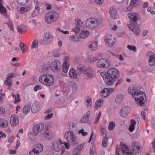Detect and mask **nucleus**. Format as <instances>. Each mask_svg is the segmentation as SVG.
<instances>
[{
  "label": "nucleus",
  "instance_id": "nucleus-31",
  "mask_svg": "<svg viewBox=\"0 0 155 155\" xmlns=\"http://www.w3.org/2000/svg\"><path fill=\"white\" fill-rule=\"evenodd\" d=\"M69 76L71 78L75 79L77 78V75L75 70L73 68L70 69L69 72Z\"/></svg>",
  "mask_w": 155,
  "mask_h": 155
},
{
  "label": "nucleus",
  "instance_id": "nucleus-21",
  "mask_svg": "<svg viewBox=\"0 0 155 155\" xmlns=\"http://www.w3.org/2000/svg\"><path fill=\"white\" fill-rule=\"evenodd\" d=\"M121 145V149L124 155H133L129 148L125 144Z\"/></svg>",
  "mask_w": 155,
  "mask_h": 155
},
{
  "label": "nucleus",
  "instance_id": "nucleus-49",
  "mask_svg": "<svg viewBox=\"0 0 155 155\" xmlns=\"http://www.w3.org/2000/svg\"><path fill=\"white\" fill-rule=\"evenodd\" d=\"M29 0H17V3L21 5H26Z\"/></svg>",
  "mask_w": 155,
  "mask_h": 155
},
{
  "label": "nucleus",
  "instance_id": "nucleus-10",
  "mask_svg": "<svg viewBox=\"0 0 155 155\" xmlns=\"http://www.w3.org/2000/svg\"><path fill=\"white\" fill-rule=\"evenodd\" d=\"M107 73L109 77L116 80L118 79L120 77V73L118 70L115 68H111L107 71Z\"/></svg>",
  "mask_w": 155,
  "mask_h": 155
},
{
  "label": "nucleus",
  "instance_id": "nucleus-3",
  "mask_svg": "<svg viewBox=\"0 0 155 155\" xmlns=\"http://www.w3.org/2000/svg\"><path fill=\"white\" fill-rule=\"evenodd\" d=\"M39 81L47 87H51L54 85V79L51 75L44 74L40 76Z\"/></svg>",
  "mask_w": 155,
  "mask_h": 155
},
{
  "label": "nucleus",
  "instance_id": "nucleus-13",
  "mask_svg": "<svg viewBox=\"0 0 155 155\" xmlns=\"http://www.w3.org/2000/svg\"><path fill=\"white\" fill-rule=\"evenodd\" d=\"M69 57L68 56H65L63 59L62 64L63 72L64 73H67L70 65L69 62Z\"/></svg>",
  "mask_w": 155,
  "mask_h": 155
},
{
  "label": "nucleus",
  "instance_id": "nucleus-39",
  "mask_svg": "<svg viewBox=\"0 0 155 155\" xmlns=\"http://www.w3.org/2000/svg\"><path fill=\"white\" fill-rule=\"evenodd\" d=\"M40 7H35V9L32 13V15L33 17H35L38 15L40 13Z\"/></svg>",
  "mask_w": 155,
  "mask_h": 155
},
{
  "label": "nucleus",
  "instance_id": "nucleus-23",
  "mask_svg": "<svg viewBox=\"0 0 155 155\" xmlns=\"http://www.w3.org/2000/svg\"><path fill=\"white\" fill-rule=\"evenodd\" d=\"M94 71L91 67L87 68L84 71V74L89 78H92L94 76Z\"/></svg>",
  "mask_w": 155,
  "mask_h": 155
},
{
  "label": "nucleus",
  "instance_id": "nucleus-40",
  "mask_svg": "<svg viewBox=\"0 0 155 155\" xmlns=\"http://www.w3.org/2000/svg\"><path fill=\"white\" fill-rule=\"evenodd\" d=\"M31 107L29 105L25 106L23 109V112L25 114H27L30 112Z\"/></svg>",
  "mask_w": 155,
  "mask_h": 155
},
{
  "label": "nucleus",
  "instance_id": "nucleus-51",
  "mask_svg": "<svg viewBox=\"0 0 155 155\" xmlns=\"http://www.w3.org/2000/svg\"><path fill=\"white\" fill-rule=\"evenodd\" d=\"M65 101V98L64 97H61L60 99L57 101L56 103L58 104H62L64 103Z\"/></svg>",
  "mask_w": 155,
  "mask_h": 155
},
{
  "label": "nucleus",
  "instance_id": "nucleus-16",
  "mask_svg": "<svg viewBox=\"0 0 155 155\" xmlns=\"http://www.w3.org/2000/svg\"><path fill=\"white\" fill-rule=\"evenodd\" d=\"M106 45L108 46H112L115 43L114 37L112 35H108L105 39Z\"/></svg>",
  "mask_w": 155,
  "mask_h": 155
},
{
  "label": "nucleus",
  "instance_id": "nucleus-20",
  "mask_svg": "<svg viewBox=\"0 0 155 155\" xmlns=\"http://www.w3.org/2000/svg\"><path fill=\"white\" fill-rule=\"evenodd\" d=\"M10 123L13 127L16 126L18 124L19 120L16 115L13 114L12 115L10 118Z\"/></svg>",
  "mask_w": 155,
  "mask_h": 155
},
{
  "label": "nucleus",
  "instance_id": "nucleus-62",
  "mask_svg": "<svg viewBox=\"0 0 155 155\" xmlns=\"http://www.w3.org/2000/svg\"><path fill=\"white\" fill-rule=\"evenodd\" d=\"M38 153L34 150L32 147V150H30L29 152V155H38Z\"/></svg>",
  "mask_w": 155,
  "mask_h": 155
},
{
  "label": "nucleus",
  "instance_id": "nucleus-53",
  "mask_svg": "<svg viewBox=\"0 0 155 155\" xmlns=\"http://www.w3.org/2000/svg\"><path fill=\"white\" fill-rule=\"evenodd\" d=\"M78 134H81L83 136H86L88 134V133L86 132H85L84 130L83 129L78 130Z\"/></svg>",
  "mask_w": 155,
  "mask_h": 155
},
{
  "label": "nucleus",
  "instance_id": "nucleus-38",
  "mask_svg": "<svg viewBox=\"0 0 155 155\" xmlns=\"http://www.w3.org/2000/svg\"><path fill=\"white\" fill-rule=\"evenodd\" d=\"M124 98L123 95L121 94H117L115 98V102L119 103L121 102Z\"/></svg>",
  "mask_w": 155,
  "mask_h": 155
},
{
  "label": "nucleus",
  "instance_id": "nucleus-46",
  "mask_svg": "<svg viewBox=\"0 0 155 155\" xmlns=\"http://www.w3.org/2000/svg\"><path fill=\"white\" fill-rule=\"evenodd\" d=\"M76 127V124L74 123H70L68 126V127L69 129L71 130H73Z\"/></svg>",
  "mask_w": 155,
  "mask_h": 155
},
{
  "label": "nucleus",
  "instance_id": "nucleus-18",
  "mask_svg": "<svg viewBox=\"0 0 155 155\" xmlns=\"http://www.w3.org/2000/svg\"><path fill=\"white\" fill-rule=\"evenodd\" d=\"M147 56L149 58V64L151 66H153L155 65V54L151 52H148Z\"/></svg>",
  "mask_w": 155,
  "mask_h": 155
},
{
  "label": "nucleus",
  "instance_id": "nucleus-56",
  "mask_svg": "<svg viewBox=\"0 0 155 155\" xmlns=\"http://www.w3.org/2000/svg\"><path fill=\"white\" fill-rule=\"evenodd\" d=\"M5 84L9 86V87L8 88L9 89L10 88V87L12 85V81L10 79H7L5 81Z\"/></svg>",
  "mask_w": 155,
  "mask_h": 155
},
{
  "label": "nucleus",
  "instance_id": "nucleus-29",
  "mask_svg": "<svg viewBox=\"0 0 155 155\" xmlns=\"http://www.w3.org/2000/svg\"><path fill=\"white\" fill-rule=\"evenodd\" d=\"M17 10L20 14H23L27 11H29L30 8L29 6L25 7H18Z\"/></svg>",
  "mask_w": 155,
  "mask_h": 155
},
{
  "label": "nucleus",
  "instance_id": "nucleus-57",
  "mask_svg": "<svg viewBox=\"0 0 155 155\" xmlns=\"http://www.w3.org/2000/svg\"><path fill=\"white\" fill-rule=\"evenodd\" d=\"M28 135L31 140L33 139L35 136H37L35 135L34 132L33 133L32 132H29L28 133Z\"/></svg>",
  "mask_w": 155,
  "mask_h": 155
},
{
  "label": "nucleus",
  "instance_id": "nucleus-1",
  "mask_svg": "<svg viewBox=\"0 0 155 155\" xmlns=\"http://www.w3.org/2000/svg\"><path fill=\"white\" fill-rule=\"evenodd\" d=\"M128 93L132 95L136 103L140 106H142L146 99L145 94L140 90V88L137 86L130 87L128 90Z\"/></svg>",
  "mask_w": 155,
  "mask_h": 155
},
{
  "label": "nucleus",
  "instance_id": "nucleus-5",
  "mask_svg": "<svg viewBox=\"0 0 155 155\" xmlns=\"http://www.w3.org/2000/svg\"><path fill=\"white\" fill-rule=\"evenodd\" d=\"M61 63L59 60L56 59L51 61L50 64V68L53 72H59L61 70Z\"/></svg>",
  "mask_w": 155,
  "mask_h": 155
},
{
  "label": "nucleus",
  "instance_id": "nucleus-4",
  "mask_svg": "<svg viewBox=\"0 0 155 155\" xmlns=\"http://www.w3.org/2000/svg\"><path fill=\"white\" fill-rule=\"evenodd\" d=\"M59 14L57 12L50 11L45 16V22L48 24H51L52 22L56 21L58 19Z\"/></svg>",
  "mask_w": 155,
  "mask_h": 155
},
{
  "label": "nucleus",
  "instance_id": "nucleus-15",
  "mask_svg": "<svg viewBox=\"0 0 155 155\" xmlns=\"http://www.w3.org/2000/svg\"><path fill=\"white\" fill-rule=\"evenodd\" d=\"M130 111V107L127 106H124L122 107L119 112L120 116L123 118L127 117L128 113Z\"/></svg>",
  "mask_w": 155,
  "mask_h": 155
},
{
  "label": "nucleus",
  "instance_id": "nucleus-34",
  "mask_svg": "<svg viewBox=\"0 0 155 155\" xmlns=\"http://www.w3.org/2000/svg\"><path fill=\"white\" fill-rule=\"evenodd\" d=\"M85 69V67L84 65L80 64L77 66V71L78 73L81 74L82 72L84 74V71Z\"/></svg>",
  "mask_w": 155,
  "mask_h": 155
},
{
  "label": "nucleus",
  "instance_id": "nucleus-25",
  "mask_svg": "<svg viewBox=\"0 0 155 155\" xmlns=\"http://www.w3.org/2000/svg\"><path fill=\"white\" fill-rule=\"evenodd\" d=\"M89 48L92 51L96 50L98 47V42L97 41H92L90 42L88 45Z\"/></svg>",
  "mask_w": 155,
  "mask_h": 155
},
{
  "label": "nucleus",
  "instance_id": "nucleus-52",
  "mask_svg": "<svg viewBox=\"0 0 155 155\" xmlns=\"http://www.w3.org/2000/svg\"><path fill=\"white\" fill-rule=\"evenodd\" d=\"M115 126V123L113 121H111L109 123L108 126V129L110 130H112Z\"/></svg>",
  "mask_w": 155,
  "mask_h": 155
},
{
  "label": "nucleus",
  "instance_id": "nucleus-35",
  "mask_svg": "<svg viewBox=\"0 0 155 155\" xmlns=\"http://www.w3.org/2000/svg\"><path fill=\"white\" fill-rule=\"evenodd\" d=\"M103 100L102 99H100L96 101L95 104V108L98 109L100 108L102 105Z\"/></svg>",
  "mask_w": 155,
  "mask_h": 155
},
{
  "label": "nucleus",
  "instance_id": "nucleus-14",
  "mask_svg": "<svg viewBox=\"0 0 155 155\" xmlns=\"http://www.w3.org/2000/svg\"><path fill=\"white\" fill-rule=\"evenodd\" d=\"M52 35L48 32H46L43 36V44L45 45H49L52 39Z\"/></svg>",
  "mask_w": 155,
  "mask_h": 155
},
{
  "label": "nucleus",
  "instance_id": "nucleus-17",
  "mask_svg": "<svg viewBox=\"0 0 155 155\" xmlns=\"http://www.w3.org/2000/svg\"><path fill=\"white\" fill-rule=\"evenodd\" d=\"M75 21L77 23L76 27L72 29V31L75 33H78L80 31L81 28L83 25V22L80 19L78 18L75 19Z\"/></svg>",
  "mask_w": 155,
  "mask_h": 155
},
{
  "label": "nucleus",
  "instance_id": "nucleus-64",
  "mask_svg": "<svg viewBox=\"0 0 155 155\" xmlns=\"http://www.w3.org/2000/svg\"><path fill=\"white\" fill-rule=\"evenodd\" d=\"M41 86L40 85H36L34 87V91L35 92H36L39 90L41 89Z\"/></svg>",
  "mask_w": 155,
  "mask_h": 155
},
{
  "label": "nucleus",
  "instance_id": "nucleus-47",
  "mask_svg": "<svg viewBox=\"0 0 155 155\" xmlns=\"http://www.w3.org/2000/svg\"><path fill=\"white\" fill-rule=\"evenodd\" d=\"M101 131L103 137H107V131L106 129L104 127H101Z\"/></svg>",
  "mask_w": 155,
  "mask_h": 155
},
{
  "label": "nucleus",
  "instance_id": "nucleus-28",
  "mask_svg": "<svg viewBox=\"0 0 155 155\" xmlns=\"http://www.w3.org/2000/svg\"><path fill=\"white\" fill-rule=\"evenodd\" d=\"M90 114V111H87L83 117L81 119L80 122L82 123H87L88 121Z\"/></svg>",
  "mask_w": 155,
  "mask_h": 155
},
{
  "label": "nucleus",
  "instance_id": "nucleus-8",
  "mask_svg": "<svg viewBox=\"0 0 155 155\" xmlns=\"http://www.w3.org/2000/svg\"><path fill=\"white\" fill-rule=\"evenodd\" d=\"M127 16L129 19L130 24L134 25L137 23L139 16V15L138 13L135 12H130L128 13Z\"/></svg>",
  "mask_w": 155,
  "mask_h": 155
},
{
  "label": "nucleus",
  "instance_id": "nucleus-59",
  "mask_svg": "<svg viewBox=\"0 0 155 155\" xmlns=\"http://www.w3.org/2000/svg\"><path fill=\"white\" fill-rule=\"evenodd\" d=\"M96 135L94 134L93 132H92L91 135L89 140L88 141V143L90 142V141L91 140H92L93 141H95V139L96 138Z\"/></svg>",
  "mask_w": 155,
  "mask_h": 155
},
{
  "label": "nucleus",
  "instance_id": "nucleus-44",
  "mask_svg": "<svg viewBox=\"0 0 155 155\" xmlns=\"http://www.w3.org/2000/svg\"><path fill=\"white\" fill-rule=\"evenodd\" d=\"M17 30L20 34H22L25 31V26L23 25H19L17 27Z\"/></svg>",
  "mask_w": 155,
  "mask_h": 155
},
{
  "label": "nucleus",
  "instance_id": "nucleus-61",
  "mask_svg": "<svg viewBox=\"0 0 155 155\" xmlns=\"http://www.w3.org/2000/svg\"><path fill=\"white\" fill-rule=\"evenodd\" d=\"M53 116V113H51L48 114L44 117V119L46 120H49Z\"/></svg>",
  "mask_w": 155,
  "mask_h": 155
},
{
  "label": "nucleus",
  "instance_id": "nucleus-36",
  "mask_svg": "<svg viewBox=\"0 0 155 155\" xmlns=\"http://www.w3.org/2000/svg\"><path fill=\"white\" fill-rule=\"evenodd\" d=\"M89 35V32L87 31H82L80 34L79 36L80 38H84L87 37Z\"/></svg>",
  "mask_w": 155,
  "mask_h": 155
},
{
  "label": "nucleus",
  "instance_id": "nucleus-41",
  "mask_svg": "<svg viewBox=\"0 0 155 155\" xmlns=\"http://www.w3.org/2000/svg\"><path fill=\"white\" fill-rule=\"evenodd\" d=\"M0 13L5 16L7 15L6 9L2 6V5L0 6Z\"/></svg>",
  "mask_w": 155,
  "mask_h": 155
},
{
  "label": "nucleus",
  "instance_id": "nucleus-42",
  "mask_svg": "<svg viewBox=\"0 0 155 155\" xmlns=\"http://www.w3.org/2000/svg\"><path fill=\"white\" fill-rule=\"evenodd\" d=\"M63 51L60 49L57 50L54 52V55L55 57H59L62 54Z\"/></svg>",
  "mask_w": 155,
  "mask_h": 155
},
{
  "label": "nucleus",
  "instance_id": "nucleus-2",
  "mask_svg": "<svg viewBox=\"0 0 155 155\" xmlns=\"http://www.w3.org/2000/svg\"><path fill=\"white\" fill-rule=\"evenodd\" d=\"M102 23V20L99 18H89L85 21V24L86 27L90 29L97 28Z\"/></svg>",
  "mask_w": 155,
  "mask_h": 155
},
{
  "label": "nucleus",
  "instance_id": "nucleus-43",
  "mask_svg": "<svg viewBox=\"0 0 155 155\" xmlns=\"http://www.w3.org/2000/svg\"><path fill=\"white\" fill-rule=\"evenodd\" d=\"M98 58L96 56H91L88 58V61L89 62H94L97 61Z\"/></svg>",
  "mask_w": 155,
  "mask_h": 155
},
{
  "label": "nucleus",
  "instance_id": "nucleus-55",
  "mask_svg": "<svg viewBox=\"0 0 155 155\" xmlns=\"http://www.w3.org/2000/svg\"><path fill=\"white\" fill-rule=\"evenodd\" d=\"M127 47L130 50H131L134 52H136L137 51V48L135 46L128 45Z\"/></svg>",
  "mask_w": 155,
  "mask_h": 155
},
{
  "label": "nucleus",
  "instance_id": "nucleus-6",
  "mask_svg": "<svg viewBox=\"0 0 155 155\" xmlns=\"http://www.w3.org/2000/svg\"><path fill=\"white\" fill-rule=\"evenodd\" d=\"M97 67L100 68H107L110 66V63L108 59L102 58L97 61Z\"/></svg>",
  "mask_w": 155,
  "mask_h": 155
},
{
  "label": "nucleus",
  "instance_id": "nucleus-12",
  "mask_svg": "<svg viewBox=\"0 0 155 155\" xmlns=\"http://www.w3.org/2000/svg\"><path fill=\"white\" fill-rule=\"evenodd\" d=\"M127 26L130 30L132 31L136 35H138L140 32V26L137 23L134 25L128 24Z\"/></svg>",
  "mask_w": 155,
  "mask_h": 155
},
{
  "label": "nucleus",
  "instance_id": "nucleus-24",
  "mask_svg": "<svg viewBox=\"0 0 155 155\" xmlns=\"http://www.w3.org/2000/svg\"><path fill=\"white\" fill-rule=\"evenodd\" d=\"M44 137L48 140H50L54 136L53 132L50 130L47 129L43 132Z\"/></svg>",
  "mask_w": 155,
  "mask_h": 155
},
{
  "label": "nucleus",
  "instance_id": "nucleus-30",
  "mask_svg": "<svg viewBox=\"0 0 155 155\" xmlns=\"http://www.w3.org/2000/svg\"><path fill=\"white\" fill-rule=\"evenodd\" d=\"M33 148L34 150L39 154L42 151L43 146L40 144H37L33 146Z\"/></svg>",
  "mask_w": 155,
  "mask_h": 155
},
{
  "label": "nucleus",
  "instance_id": "nucleus-19",
  "mask_svg": "<svg viewBox=\"0 0 155 155\" xmlns=\"http://www.w3.org/2000/svg\"><path fill=\"white\" fill-rule=\"evenodd\" d=\"M114 90V88H105L101 92L100 95L103 97H107L112 93Z\"/></svg>",
  "mask_w": 155,
  "mask_h": 155
},
{
  "label": "nucleus",
  "instance_id": "nucleus-60",
  "mask_svg": "<svg viewBox=\"0 0 155 155\" xmlns=\"http://www.w3.org/2000/svg\"><path fill=\"white\" fill-rule=\"evenodd\" d=\"M84 146V144H82L81 145H80L76 148V151L77 152L81 151L82 150Z\"/></svg>",
  "mask_w": 155,
  "mask_h": 155
},
{
  "label": "nucleus",
  "instance_id": "nucleus-50",
  "mask_svg": "<svg viewBox=\"0 0 155 155\" xmlns=\"http://www.w3.org/2000/svg\"><path fill=\"white\" fill-rule=\"evenodd\" d=\"M102 142V146L104 147H106L108 145V139L106 137H103Z\"/></svg>",
  "mask_w": 155,
  "mask_h": 155
},
{
  "label": "nucleus",
  "instance_id": "nucleus-63",
  "mask_svg": "<svg viewBox=\"0 0 155 155\" xmlns=\"http://www.w3.org/2000/svg\"><path fill=\"white\" fill-rule=\"evenodd\" d=\"M20 101V99L19 98V95L18 94H17L15 95L14 103H17L19 102Z\"/></svg>",
  "mask_w": 155,
  "mask_h": 155
},
{
  "label": "nucleus",
  "instance_id": "nucleus-45",
  "mask_svg": "<svg viewBox=\"0 0 155 155\" xmlns=\"http://www.w3.org/2000/svg\"><path fill=\"white\" fill-rule=\"evenodd\" d=\"M38 41L37 39L35 40L32 43L31 47L33 48H37L38 46Z\"/></svg>",
  "mask_w": 155,
  "mask_h": 155
},
{
  "label": "nucleus",
  "instance_id": "nucleus-33",
  "mask_svg": "<svg viewBox=\"0 0 155 155\" xmlns=\"http://www.w3.org/2000/svg\"><path fill=\"white\" fill-rule=\"evenodd\" d=\"M8 122L7 120L4 118H0V127L5 128L8 125Z\"/></svg>",
  "mask_w": 155,
  "mask_h": 155
},
{
  "label": "nucleus",
  "instance_id": "nucleus-26",
  "mask_svg": "<svg viewBox=\"0 0 155 155\" xmlns=\"http://www.w3.org/2000/svg\"><path fill=\"white\" fill-rule=\"evenodd\" d=\"M41 109L40 103L38 102H35L34 103L32 106L31 110L33 113H36L39 111Z\"/></svg>",
  "mask_w": 155,
  "mask_h": 155
},
{
  "label": "nucleus",
  "instance_id": "nucleus-54",
  "mask_svg": "<svg viewBox=\"0 0 155 155\" xmlns=\"http://www.w3.org/2000/svg\"><path fill=\"white\" fill-rule=\"evenodd\" d=\"M25 45L24 43L22 42H20L19 45L20 48L24 53H25L26 51V50L25 49Z\"/></svg>",
  "mask_w": 155,
  "mask_h": 155
},
{
  "label": "nucleus",
  "instance_id": "nucleus-7",
  "mask_svg": "<svg viewBox=\"0 0 155 155\" xmlns=\"http://www.w3.org/2000/svg\"><path fill=\"white\" fill-rule=\"evenodd\" d=\"M64 137L69 143H73L77 140V138L75 134L72 131H68L64 134Z\"/></svg>",
  "mask_w": 155,
  "mask_h": 155
},
{
  "label": "nucleus",
  "instance_id": "nucleus-9",
  "mask_svg": "<svg viewBox=\"0 0 155 155\" xmlns=\"http://www.w3.org/2000/svg\"><path fill=\"white\" fill-rule=\"evenodd\" d=\"M131 148L133 153L135 154L139 153L141 151L142 149L140 144L136 141H134L132 143Z\"/></svg>",
  "mask_w": 155,
  "mask_h": 155
},
{
  "label": "nucleus",
  "instance_id": "nucleus-22",
  "mask_svg": "<svg viewBox=\"0 0 155 155\" xmlns=\"http://www.w3.org/2000/svg\"><path fill=\"white\" fill-rule=\"evenodd\" d=\"M44 127V125L42 124H39L36 125L33 130L35 135H37L39 132L43 130Z\"/></svg>",
  "mask_w": 155,
  "mask_h": 155
},
{
  "label": "nucleus",
  "instance_id": "nucleus-48",
  "mask_svg": "<svg viewBox=\"0 0 155 155\" xmlns=\"http://www.w3.org/2000/svg\"><path fill=\"white\" fill-rule=\"evenodd\" d=\"M71 85L72 87L73 92V93H76L78 90V85L74 82H73L71 84Z\"/></svg>",
  "mask_w": 155,
  "mask_h": 155
},
{
  "label": "nucleus",
  "instance_id": "nucleus-11",
  "mask_svg": "<svg viewBox=\"0 0 155 155\" xmlns=\"http://www.w3.org/2000/svg\"><path fill=\"white\" fill-rule=\"evenodd\" d=\"M64 142L60 139L54 141L52 142V147L54 151L58 152L60 151L61 148V144H63Z\"/></svg>",
  "mask_w": 155,
  "mask_h": 155
},
{
  "label": "nucleus",
  "instance_id": "nucleus-32",
  "mask_svg": "<svg viewBox=\"0 0 155 155\" xmlns=\"http://www.w3.org/2000/svg\"><path fill=\"white\" fill-rule=\"evenodd\" d=\"M111 17L114 19H115L117 17V12L116 9L113 8H111L109 12Z\"/></svg>",
  "mask_w": 155,
  "mask_h": 155
},
{
  "label": "nucleus",
  "instance_id": "nucleus-37",
  "mask_svg": "<svg viewBox=\"0 0 155 155\" xmlns=\"http://www.w3.org/2000/svg\"><path fill=\"white\" fill-rule=\"evenodd\" d=\"M86 104L88 107H91L92 104V101L91 98L89 97H87L85 99Z\"/></svg>",
  "mask_w": 155,
  "mask_h": 155
},
{
  "label": "nucleus",
  "instance_id": "nucleus-27",
  "mask_svg": "<svg viewBox=\"0 0 155 155\" xmlns=\"http://www.w3.org/2000/svg\"><path fill=\"white\" fill-rule=\"evenodd\" d=\"M104 80L105 83L109 86L113 84L116 80L109 76L104 78Z\"/></svg>",
  "mask_w": 155,
  "mask_h": 155
},
{
  "label": "nucleus",
  "instance_id": "nucleus-58",
  "mask_svg": "<svg viewBox=\"0 0 155 155\" xmlns=\"http://www.w3.org/2000/svg\"><path fill=\"white\" fill-rule=\"evenodd\" d=\"M70 39L71 41L73 42H75L78 40L79 38L78 37L76 36H72L70 37Z\"/></svg>",
  "mask_w": 155,
  "mask_h": 155
}]
</instances>
